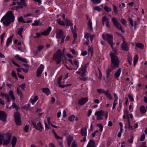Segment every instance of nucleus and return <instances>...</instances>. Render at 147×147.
Masks as SVG:
<instances>
[{
	"instance_id": "20e7f679",
	"label": "nucleus",
	"mask_w": 147,
	"mask_h": 147,
	"mask_svg": "<svg viewBox=\"0 0 147 147\" xmlns=\"http://www.w3.org/2000/svg\"><path fill=\"white\" fill-rule=\"evenodd\" d=\"M95 115L96 116V119L97 120H100L103 119L102 117L105 116L106 119H107L108 116L107 111L104 112L102 110H99L96 112Z\"/></svg>"
},
{
	"instance_id": "a18cd8bd",
	"label": "nucleus",
	"mask_w": 147,
	"mask_h": 147,
	"mask_svg": "<svg viewBox=\"0 0 147 147\" xmlns=\"http://www.w3.org/2000/svg\"><path fill=\"white\" fill-rule=\"evenodd\" d=\"M18 21L20 22L23 23H26V21H25L24 20L23 18V17L21 16L18 19Z\"/></svg>"
},
{
	"instance_id": "e433bc0d",
	"label": "nucleus",
	"mask_w": 147,
	"mask_h": 147,
	"mask_svg": "<svg viewBox=\"0 0 147 147\" xmlns=\"http://www.w3.org/2000/svg\"><path fill=\"white\" fill-rule=\"evenodd\" d=\"M89 48L88 49V54H90V55L91 56L92 55V54L93 53V49L92 47H90L89 46Z\"/></svg>"
},
{
	"instance_id": "37998d69",
	"label": "nucleus",
	"mask_w": 147,
	"mask_h": 147,
	"mask_svg": "<svg viewBox=\"0 0 147 147\" xmlns=\"http://www.w3.org/2000/svg\"><path fill=\"white\" fill-rule=\"evenodd\" d=\"M23 28H21L19 30L18 32V34L20 36H21V37H22V32L23 31Z\"/></svg>"
},
{
	"instance_id": "774afa93",
	"label": "nucleus",
	"mask_w": 147,
	"mask_h": 147,
	"mask_svg": "<svg viewBox=\"0 0 147 147\" xmlns=\"http://www.w3.org/2000/svg\"><path fill=\"white\" fill-rule=\"evenodd\" d=\"M140 147H146V142H143Z\"/></svg>"
},
{
	"instance_id": "c85d7f7f",
	"label": "nucleus",
	"mask_w": 147,
	"mask_h": 147,
	"mask_svg": "<svg viewBox=\"0 0 147 147\" xmlns=\"http://www.w3.org/2000/svg\"><path fill=\"white\" fill-rule=\"evenodd\" d=\"M11 135L9 133H7L4 135V139L10 140L11 138Z\"/></svg>"
},
{
	"instance_id": "680f3d73",
	"label": "nucleus",
	"mask_w": 147,
	"mask_h": 147,
	"mask_svg": "<svg viewBox=\"0 0 147 147\" xmlns=\"http://www.w3.org/2000/svg\"><path fill=\"white\" fill-rule=\"evenodd\" d=\"M108 18L106 16H104L102 18V22H105L107 21V20H108Z\"/></svg>"
},
{
	"instance_id": "f8f14e48",
	"label": "nucleus",
	"mask_w": 147,
	"mask_h": 147,
	"mask_svg": "<svg viewBox=\"0 0 147 147\" xmlns=\"http://www.w3.org/2000/svg\"><path fill=\"white\" fill-rule=\"evenodd\" d=\"M7 117V115L5 112L0 111V119L3 121L6 122Z\"/></svg>"
},
{
	"instance_id": "49530a36",
	"label": "nucleus",
	"mask_w": 147,
	"mask_h": 147,
	"mask_svg": "<svg viewBox=\"0 0 147 147\" xmlns=\"http://www.w3.org/2000/svg\"><path fill=\"white\" fill-rule=\"evenodd\" d=\"M40 22L39 20H35L34 21V23L32 24V25L34 26H36L40 25L39 23Z\"/></svg>"
},
{
	"instance_id": "412c9836",
	"label": "nucleus",
	"mask_w": 147,
	"mask_h": 147,
	"mask_svg": "<svg viewBox=\"0 0 147 147\" xmlns=\"http://www.w3.org/2000/svg\"><path fill=\"white\" fill-rule=\"evenodd\" d=\"M0 96L2 97L4 96V97H5L8 102H10V98L9 97V95L7 93H1L0 94Z\"/></svg>"
},
{
	"instance_id": "ddd939ff",
	"label": "nucleus",
	"mask_w": 147,
	"mask_h": 147,
	"mask_svg": "<svg viewBox=\"0 0 147 147\" xmlns=\"http://www.w3.org/2000/svg\"><path fill=\"white\" fill-rule=\"evenodd\" d=\"M86 16L87 19L88 20V28L90 31H92L93 30V29L91 20L90 19H89V17L88 15H86Z\"/></svg>"
},
{
	"instance_id": "052dcab7",
	"label": "nucleus",
	"mask_w": 147,
	"mask_h": 147,
	"mask_svg": "<svg viewBox=\"0 0 147 147\" xmlns=\"http://www.w3.org/2000/svg\"><path fill=\"white\" fill-rule=\"evenodd\" d=\"M129 21L130 23V24L131 26H133V21L131 18H129Z\"/></svg>"
},
{
	"instance_id": "aec40b11",
	"label": "nucleus",
	"mask_w": 147,
	"mask_h": 147,
	"mask_svg": "<svg viewBox=\"0 0 147 147\" xmlns=\"http://www.w3.org/2000/svg\"><path fill=\"white\" fill-rule=\"evenodd\" d=\"M86 147H96L94 140H91L88 142Z\"/></svg>"
},
{
	"instance_id": "2eb2a0df",
	"label": "nucleus",
	"mask_w": 147,
	"mask_h": 147,
	"mask_svg": "<svg viewBox=\"0 0 147 147\" xmlns=\"http://www.w3.org/2000/svg\"><path fill=\"white\" fill-rule=\"evenodd\" d=\"M15 57L17 60H19L23 62L26 63H28V61L26 59L20 57V56L18 55H16L15 56Z\"/></svg>"
},
{
	"instance_id": "72a5a7b5",
	"label": "nucleus",
	"mask_w": 147,
	"mask_h": 147,
	"mask_svg": "<svg viewBox=\"0 0 147 147\" xmlns=\"http://www.w3.org/2000/svg\"><path fill=\"white\" fill-rule=\"evenodd\" d=\"M105 94L106 95L107 97L110 100L112 99V98L111 94L109 93V90H107V92H106V93Z\"/></svg>"
},
{
	"instance_id": "cd10ccee",
	"label": "nucleus",
	"mask_w": 147,
	"mask_h": 147,
	"mask_svg": "<svg viewBox=\"0 0 147 147\" xmlns=\"http://www.w3.org/2000/svg\"><path fill=\"white\" fill-rule=\"evenodd\" d=\"M140 109V113L142 114L144 113L146 111L145 108L144 106H142Z\"/></svg>"
},
{
	"instance_id": "a211bd4d",
	"label": "nucleus",
	"mask_w": 147,
	"mask_h": 147,
	"mask_svg": "<svg viewBox=\"0 0 147 147\" xmlns=\"http://www.w3.org/2000/svg\"><path fill=\"white\" fill-rule=\"evenodd\" d=\"M51 30V27H49L46 30H45L44 32L41 33V34L42 35L47 36L49 35L50 32Z\"/></svg>"
},
{
	"instance_id": "39448f33",
	"label": "nucleus",
	"mask_w": 147,
	"mask_h": 147,
	"mask_svg": "<svg viewBox=\"0 0 147 147\" xmlns=\"http://www.w3.org/2000/svg\"><path fill=\"white\" fill-rule=\"evenodd\" d=\"M102 36L104 39L107 41L110 45L112 48H113V37L112 35L109 34H103Z\"/></svg>"
},
{
	"instance_id": "4be33fe9",
	"label": "nucleus",
	"mask_w": 147,
	"mask_h": 147,
	"mask_svg": "<svg viewBox=\"0 0 147 147\" xmlns=\"http://www.w3.org/2000/svg\"><path fill=\"white\" fill-rule=\"evenodd\" d=\"M17 141V138L15 136H14L13 138L11 144L12 147H15Z\"/></svg>"
},
{
	"instance_id": "f03ea898",
	"label": "nucleus",
	"mask_w": 147,
	"mask_h": 147,
	"mask_svg": "<svg viewBox=\"0 0 147 147\" xmlns=\"http://www.w3.org/2000/svg\"><path fill=\"white\" fill-rule=\"evenodd\" d=\"M61 49H59L53 55V59L56 61L57 64H59L61 62V59L65 56L64 53L61 52Z\"/></svg>"
},
{
	"instance_id": "a19ab883",
	"label": "nucleus",
	"mask_w": 147,
	"mask_h": 147,
	"mask_svg": "<svg viewBox=\"0 0 147 147\" xmlns=\"http://www.w3.org/2000/svg\"><path fill=\"white\" fill-rule=\"evenodd\" d=\"M17 91L18 93V94L19 95L20 97L22 96V91L20 90L19 88H17Z\"/></svg>"
},
{
	"instance_id": "0e129e2a",
	"label": "nucleus",
	"mask_w": 147,
	"mask_h": 147,
	"mask_svg": "<svg viewBox=\"0 0 147 147\" xmlns=\"http://www.w3.org/2000/svg\"><path fill=\"white\" fill-rule=\"evenodd\" d=\"M54 134L55 135V137L56 139H59V140H61L62 139V137H60L58 136L55 133Z\"/></svg>"
},
{
	"instance_id": "f704fd0d",
	"label": "nucleus",
	"mask_w": 147,
	"mask_h": 147,
	"mask_svg": "<svg viewBox=\"0 0 147 147\" xmlns=\"http://www.w3.org/2000/svg\"><path fill=\"white\" fill-rule=\"evenodd\" d=\"M57 21L59 24L61 26H64L65 25V23L60 19H58L57 20Z\"/></svg>"
},
{
	"instance_id": "9b49d317",
	"label": "nucleus",
	"mask_w": 147,
	"mask_h": 147,
	"mask_svg": "<svg viewBox=\"0 0 147 147\" xmlns=\"http://www.w3.org/2000/svg\"><path fill=\"white\" fill-rule=\"evenodd\" d=\"M44 68V66L42 64H41L38 68L37 73L36 76L38 77H40L41 76L42 71Z\"/></svg>"
},
{
	"instance_id": "7ed1b4c3",
	"label": "nucleus",
	"mask_w": 147,
	"mask_h": 147,
	"mask_svg": "<svg viewBox=\"0 0 147 147\" xmlns=\"http://www.w3.org/2000/svg\"><path fill=\"white\" fill-rule=\"evenodd\" d=\"M111 56V67L114 69L119 67V61L117 56L113 53H110V54Z\"/></svg>"
},
{
	"instance_id": "f3484780",
	"label": "nucleus",
	"mask_w": 147,
	"mask_h": 147,
	"mask_svg": "<svg viewBox=\"0 0 147 147\" xmlns=\"http://www.w3.org/2000/svg\"><path fill=\"white\" fill-rule=\"evenodd\" d=\"M80 134L83 136H86L87 129L86 127H82L80 131Z\"/></svg>"
},
{
	"instance_id": "58836bf2",
	"label": "nucleus",
	"mask_w": 147,
	"mask_h": 147,
	"mask_svg": "<svg viewBox=\"0 0 147 147\" xmlns=\"http://www.w3.org/2000/svg\"><path fill=\"white\" fill-rule=\"evenodd\" d=\"M10 142V140L4 139L3 140V145H7L9 144Z\"/></svg>"
},
{
	"instance_id": "4c0bfd02",
	"label": "nucleus",
	"mask_w": 147,
	"mask_h": 147,
	"mask_svg": "<svg viewBox=\"0 0 147 147\" xmlns=\"http://www.w3.org/2000/svg\"><path fill=\"white\" fill-rule=\"evenodd\" d=\"M75 65L76 66V67H75L73 69L74 70H76L79 67L78 63L76 60L74 61V63Z\"/></svg>"
},
{
	"instance_id": "473e14b6",
	"label": "nucleus",
	"mask_w": 147,
	"mask_h": 147,
	"mask_svg": "<svg viewBox=\"0 0 147 147\" xmlns=\"http://www.w3.org/2000/svg\"><path fill=\"white\" fill-rule=\"evenodd\" d=\"M97 91L99 94H105L106 92H107V91H105L104 90L101 89H97Z\"/></svg>"
},
{
	"instance_id": "79ce46f5",
	"label": "nucleus",
	"mask_w": 147,
	"mask_h": 147,
	"mask_svg": "<svg viewBox=\"0 0 147 147\" xmlns=\"http://www.w3.org/2000/svg\"><path fill=\"white\" fill-rule=\"evenodd\" d=\"M104 9L107 12L111 11L112 10L111 8L108 6H105L104 7Z\"/></svg>"
},
{
	"instance_id": "ea45409f",
	"label": "nucleus",
	"mask_w": 147,
	"mask_h": 147,
	"mask_svg": "<svg viewBox=\"0 0 147 147\" xmlns=\"http://www.w3.org/2000/svg\"><path fill=\"white\" fill-rule=\"evenodd\" d=\"M38 100V97L37 96H35L33 99L32 100L31 103L32 105H34L35 102Z\"/></svg>"
},
{
	"instance_id": "6ab92c4d",
	"label": "nucleus",
	"mask_w": 147,
	"mask_h": 147,
	"mask_svg": "<svg viewBox=\"0 0 147 147\" xmlns=\"http://www.w3.org/2000/svg\"><path fill=\"white\" fill-rule=\"evenodd\" d=\"M62 77H61V76H60L59 77V78L58 79V85L61 88H64L65 87H66L67 86H68V85H62L61 84V81L62 80Z\"/></svg>"
},
{
	"instance_id": "bf43d9fd",
	"label": "nucleus",
	"mask_w": 147,
	"mask_h": 147,
	"mask_svg": "<svg viewBox=\"0 0 147 147\" xmlns=\"http://www.w3.org/2000/svg\"><path fill=\"white\" fill-rule=\"evenodd\" d=\"M128 96L131 101H134V99L133 98V96L131 94H129L128 95Z\"/></svg>"
},
{
	"instance_id": "3c124183",
	"label": "nucleus",
	"mask_w": 147,
	"mask_h": 147,
	"mask_svg": "<svg viewBox=\"0 0 147 147\" xmlns=\"http://www.w3.org/2000/svg\"><path fill=\"white\" fill-rule=\"evenodd\" d=\"M97 126L99 127L100 128V132L102 131L103 128V127L102 125L100 123L98 124L97 125Z\"/></svg>"
},
{
	"instance_id": "bb28decb",
	"label": "nucleus",
	"mask_w": 147,
	"mask_h": 147,
	"mask_svg": "<svg viewBox=\"0 0 147 147\" xmlns=\"http://www.w3.org/2000/svg\"><path fill=\"white\" fill-rule=\"evenodd\" d=\"M43 92L47 95L51 93L49 89L48 88H45L42 89Z\"/></svg>"
},
{
	"instance_id": "c756f323",
	"label": "nucleus",
	"mask_w": 147,
	"mask_h": 147,
	"mask_svg": "<svg viewBox=\"0 0 147 147\" xmlns=\"http://www.w3.org/2000/svg\"><path fill=\"white\" fill-rule=\"evenodd\" d=\"M74 38V40H73V44H74L76 41V40L77 39V34L76 33V32L75 31H74V30H73L72 31Z\"/></svg>"
},
{
	"instance_id": "09e8293b",
	"label": "nucleus",
	"mask_w": 147,
	"mask_h": 147,
	"mask_svg": "<svg viewBox=\"0 0 147 147\" xmlns=\"http://www.w3.org/2000/svg\"><path fill=\"white\" fill-rule=\"evenodd\" d=\"M29 129V125H26L25 126L24 130L25 132L28 133V129Z\"/></svg>"
},
{
	"instance_id": "13d9d810",
	"label": "nucleus",
	"mask_w": 147,
	"mask_h": 147,
	"mask_svg": "<svg viewBox=\"0 0 147 147\" xmlns=\"http://www.w3.org/2000/svg\"><path fill=\"white\" fill-rule=\"evenodd\" d=\"M22 5L24 7L26 6V4L25 3V0H20Z\"/></svg>"
},
{
	"instance_id": "dca6fc26",
	"label": "nucleus",
	"mask_w": 147,
	"mask_h": 147,
	"mask_svg": "<svg viewBox=\"0 0 147 147\" xmlns=\"http://www.w3.org/2000/svg\"><path fill=\"white\" fill-rule=\"evenodd\" d=\"M89 64V63L85 64L84 66H81V67L79 69V70L82 71V72L86 73L87 71L86 68L88 65Z\"/></svg>"
},
{
	"instance_id": "4d7b16f0",
	"label": "nucleus",
	"mask_w": 147,
	"mask_h": 147,
	"mask_svg": "<svg viewBox=\"0 0 147 147\" xmlns=\"http://www.w3.org/2000/svg\"><path fill=\"white\" fill-rule=\"evenodd\" d=\"M145 138V135L144 134H143L141 136V138L140 139V141H143L144 140Z\"/></svg>"
},
{
	"instance_id": "6e6552de",
	"label": "nucleus",
	"mask_w": 147,
	"mask_h": 147,
	"mask_svg": "<svg viewBox=\"0 0 147 147\" xmlns=\"http://www.w3.org/2000/svg\"><path fill=\"white\" fill-rule=\"evenodd\" d=\"M15 120L16 125H20L21 124L20 113L18 112H16L14 114Z\"/></svg>"
},
{
	"instance_id": "c9c22d12",
	"label": "nucleus",
	"mask_w": 147,
	"mask_h": 147,
	"mask_svg": "<svg viewBox=\"0 0 147 147\" xmlns=\"http://www.w3.org/2000/svg\"><path fill=\"white\" fill-rule=\"evenodd\" d=\"M136 45L137 47L141 49H142L144 47L143 45L140 43L137 42L136 43Z\"/></svg>"
},
{
	"instance_id": "c03bdc74",
	"label": "nucleus",
	"mask_w": 147,
	"mask_h": 147,
	"mask_svg": "<svg viewBox=\"0 0 147 147\" xmlns=\"http://www.w3.org/2000/svg\"><path fill=\"white\" fill-rule=\"evenodd\" d=\"M113 10L114 13L116 14H117L118 11L117 7L114 5H113Z\"/></svg>"
},
{
	"instance_id": "e2e57ef3",
	"label": "nucleus",
	"mask_w": 147,
	"mask_h": 147,
	"mask_svg": "<svg viewBox=\"0 0 147 147\" xmlns=\"http://www.w3.org/2000/svg\"><path fill=\"white\" fill-rule=\"evenodd\" d=\"M17 4L19 5L20 8H22L23 7H24L22 4V3H21L20 2H17Z\"/></svg>"
},
{
	"instance_id": "7c9ffc66",
	"label": "nucleus",
	"mask_w": 147,
	"mask_h": 147,
	"mask_svg": "<svg viewBox=\"0 0 147 147\" xmlns=\"http://www.w3.org/2000/svg\"><path fill=\"white\" fill-rule=\"evenodd\" d=\"M138 56L137 55H136L134 57V65L135 66L138 61Z\"/></svg>"
},
{
	"instance_id": "a878e982",
	"label": "nucleus",
	"mask_w": 147,
	"mask_h": 147,
	"mask_svg": "<svg viewBox=\"0 0 147 147\" xmlns=\"http://www.w3.org/2000/svg\"><path fill=\"white\" fill-rule=\"evenodd\" d=\"M66 26H71L73 25V24L71 22V21L69 20L68 19H67L65 21Z\"/></svg>"
},
{
	"instance_id": "603ef678",
	"label": "nucleus",
	"mask_w": 147,
	"mask_h": 147,
	"mask_svg": "<svg viewBox=\"0 0 147 147\" xmlns=\"http://www.w3.org/2000/svg\"><path fill=\"white\" fill-rule=\"evenodd\" d=\"M12 106L13 107V108L16 109L17 111H18L19 109V107L15 103H13Z\"/></svg>"
},
{
	"instance_id": "1a4fd4ad",
	"label": "nucleus",
	"mask_w": 147,
	"mask_h": 147,
	"mask_svg": "<svg viewBox=\"0 0 147 147\" xmlns=\"http://www.w3.org/2000/svg\"><path fill=\"white\" fill-rule=\"evenodd\" d=\"M31 122L32 123V124L33 125V127L35 128L36 129L40 131H42L43 129V127L40 123H38L37 124V125H36V123L34 121H31Z\"/></svg>"
},
{
	"instance_id": "8fccbe9b",
	"label": "nucleus",
	"mask_w": 147,
	"mask_h": 147,
	"mask_svg": "<svg viewBox=\"0 0 147 147\" xmlns=\"http://www.w3.org/2000/svg\"><path fill=\"white\" fill-rule=\"evenodd\" d=\"M121 23L124 25L126 26V22L125 20L124 19H121L120 20Z\"/></svg>"
},
{
	"instance_id": "6e6d98bb",
	"label": "nucleus",
	"mask_w": 147,
	"mask_h": 147,
	"mask_svg": "<svg viewBox=\"0 0 147 147\" xmlns=\"http://www.w3.org/2000/svg\"><path fill=\"white\" fill-rule=\"evenodd\" d=\"M134 137L132 136L128 140V142L130 143H132L133 141Z\"/></svg>"
},
{
	"instance_id": "b1692460",
	"label": "nucleus",
	"mask_w": 147,
	"mask_h": 147,
	"mask_svg": "<svg viewBox=\"0 0 147 147\" xmlns=\"http://www.w3.org/2000/svg\"><path fill=\"white\" fill-rule=\"evenodd\" d=\"M121 68H119L116 71L114 74L116 78H117L119 76L121 71Z\"/></svg>"
},
{
	"instance_id": "5fc2aeb1",
	"label": "nucleus",
	"mask_w": 147,
	"mask_h": 147,
	"mask_svg": "<svg viewBox=\"0 0 147 147\" xmlns=\"http://www.w3.org/2000/svg\"><path fill=\"white\" fill-rule=\"evenodd\" d=\"M19 86L23 90H24L26 87V84L24 83L22 84Z\"/></svg>"
},
{
	"instance_id": "864d4df0",
	"label": "nucleus",
	"mask_w": 147,
	"mask_h": 147,
	"mask_svg": "<svg viewBox=\"0 0 147 147\" xmlns=\"http://www.w3.org/2000/svg\"><path fill=\"white\" fill-rule=\"evenodd\" d=\"M111 71V70L109 69H108L106 70V75L107 78H108L109 77L110 73Z\"/></svg>"
},
{
	"instance_id": "423d86ee",
	"label": "nucleus",
	"mask_w": 147,
	"mask_h": 147,
	"mask_svg": "<svg viewBox=\"0 0 147 147\" xmlns=\"http://www.w3.org/2000/svg\"><path fill=\"white\" fill-rule=\"evenodd\" d=\"M65 36V35L64 34L63 31L62 29H60L57 30L56 33V37L57 38L61 39V43L63 42Z\"/></svg>"
},
{
	"instance_id": "69168bd1",
	"label": "nucleus",
	"mask_w": 147,
	"mask_h": 147,
	"mask_svg": "<svg viewBox=\"0 0 147 147\" xmlns=\"http://www.w3.org/2000/svg\"><path fill=\"white\" fill-rule=\"evenodd\" d=\"M94 9L97 10L98 11H101V9L98 6H96L93 8Z\"/></svg>"
},
{
	"instance_id": "2f4dec72",
	"label": "nucleus",
	"mask_w": 147,
	"mask_h": 147,
	"mask_svg": "<svg viewBox=\"0 0 147 147\" xmlns=\"http://www.w3.org/2000/svg\"><path fill=\"white\" fill-rule=\"evenodd\" d=\"M9 94L12 99L13 100H15V96L13 94V91L12 90H10L9 92Z\"/></svg>"
},
{
	"instance_id": "0eeeda50",
	"label": "nucleus",
	"mask_w": 147,
	"mask_h": 147,
	"mask_svg": "<svg viewBox=\"0 0 147 147\" xmlns=\"http://www.w3.org/2000/svg\"><path fill=\"white\" fill-rule=\"evenodd\" d=\"M112 21L114 26H115L117 29H119L122 33H123L124 32V31L122 30L121 24L115 18H112Z\"/></svg>"
},
{
	"instance_id": "393cba45",
	"label": "nucleus",
	"mask_w": 147,
	"mask_h": 147,
	"mask_svg": "<svg viewBox=\"0 0 147 147\" xmlns=\"http://www.w3.org/2000/svg\"><path fill=\"white\" fill-rule=\"evenodd\" d=\"M69 120L71 121H73L74 120L77 121L78 120L77 117H76L74 115H72L69 117Z\"/></svg>"
},
{
	"instance_id": "de8ad7c7",
	"label": "nucleus",
	"mask_w": 147,
	"mask_h": 147,
	"mask_svg": "<svg viewBox=\"0 0 147 147\" xmlns=\"http://www.w3.org/2000/svg\"><path fill=\"white\" fill-rule=\"evenodd\" d=\"M72 139L71 138H68L67 140V144L69 146H70L72 141Z\"/></svg>"
},
{
	"instance_id": "f257e3e1",
	"label": "nucleus",
	"mask_w": 147,
	"mask_h": 147,
	"mask_svg": "<svg viewBox=\"0 0 147 147\" xmlns=\"http://www.w3.org/2000/svg\"><path fill=\"white\" fill-rule=\"evenodd\" d=\"M14 19L15 17L13 12L11 11H9L3 17L1 22H3V24L6 26H7L11 23L13 22Z\"/></svg>"
},
{
	"instance_id": "9d476101",
	"label": "nucleus",
	"mask_w": 147,
	"mask_h": 147,
	"mask_svg": "<svg viewBox=\"0 0 147 147\" xmlns=\"http://www.w3.org/2000/svg\"><path fill=\"white\" fill-rule=\"evenodd\" d=\"M121 37L123 40V42L121 44V48L123 50L127 51L128 50V47L127 46V43L125 42L124 37L122 36Z\"/></svg>"
},
{
	"instance_id": "4468645a",
	"label": "nucleus",
	"mask_w": 147,
	"mask_h": 147,
	"mask_svg": "<svg viewBox=\"0 0 147 147\" xmlns=\"http://www.w3.org/2000/svg\"><path fill=\"white\" fill-rule=\"evenodd\" d=\"M88 100V98L87 97L82 98L79 100L78 103L80 105H83Z\"/></svg>"
},
{
	"instance_id": "338daca9",
	"label": "nucleus",
	"mask_w": 147,
	"mask_h": 147,
	"mask_svg": "<svg viewBox=\"0 0 147 147\" xmlns=\"http://www.w3.org/2000/svg\"><path fill=\"white\" fill-rule=\"evenodd\" d=\"M12 63H13L17 67H20V66L17 63H16L15 62L13 61V60H12Z\"/></svg>"
},
{
	"instance_id": "5701e85b",
	"label": "nucleus",
	"mask_w": 147,
	"mask_h": 147,
	"mask_svg": "<svg viewBox=\"0 0 147 147\" xmlns=\"http://www.w3.org/2000/svg\"><path fill=\"white\" fill-rule=\"evenodd\" d=\"M13 36V35H12L8 38L6 44V46L7 47H8L9 45V44L11 42Z\"/></svg>"
}]
</instances>
